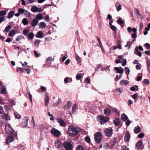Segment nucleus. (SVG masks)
<instances>
[{
	"instance_id": "obj_1",
	"label": "nucleus",
	"mask_w": 150,
	"mask_h": 150,
	"mask_svg": "<svg viewBox=\"0 0 150 150\" xmlns=\"http://www.w3.org/2000/svg\"><path fill=\"white\" fill-rule=\"evenodd\" d=\"M80 132V129L78 127L69 126L68 128V133L71 137H74L78 135Z\"/></svg>"
},
{
	"instance_id": "obj_2",
	"label": "nucleus",
	"mask_w": 150,
	"mask_h": 150,
	"mask_svg": "<svg viewBox=\"0 0 150 150\" xmlns=\"http://www.w3.org/2000/svg\"><path fill=\"white\" fill-rule=\"evenodd\" d=\"M97 118L98 122L101 125L104 124L107 122L109 120L108 117L100 115L97 116Z\"/></svg>"
},
{
	"instance_id": "obj_3",
	"label": "nucleus",
	"mask_w": 150,
	"mask_h": 150,
	"mask_svg": "<svg viewBox=\"0 0 150 150\" xmlns=\"http://www.w3.org/2000/svg\"><path fill=\"white\" fill-rule=\"evenodd\" d=\"M62 144L66 150H72L73 149L72 145L71 143L69 142H64Z\"/></svg>"
},
{
	"instance_id": "obj_4",
	"label": "nucleus",
	"mask_w": 150,
	"mask_h": 150,
	"mask_svg": "<svg viewBox=\"0 0 150 150\" xmlns=\"http://www.w3.org/2000/svg\"><path fill=\"white\" fill-rule=\"evenodd\" d=\"M95 140L97 143H99L102 139L101 134L100 132H97L94 135Z\"/></svg>"
},
{
	"instance_id": "obj_5",
	"label": "nucleus",
	"mask_w": 150,
	"mask_h": 150,
	"mask_svg": "<svg viewBox=\"0 0 150 150\" xmlns=\"http://www.w3.org/2000/svg\"><path fill=\"white\" fill-rule=\"evenodd\" d=\"M50 132L56 137H59L61 134L60 131L54 128L51 130Z\"/></svg>"
},
{
	"instance_id": "obj_6",
	"label": "nucleus",
	"mask_w": 150,
	"mask_h": 150,
	"mask_svg": "<svg viewBox=\"0 0 150 150\" xmlns=\"http://www.w3.org/2000/svg\"><path fill=\"white\" fill-rule=\"evenodd\" d=\"M56 120L60 126L62 127H64L66 126V123L62 118H58Z\"/></svg>"
},
{
	"instance_id": "obj_7",
	"label": "nucleus",
	"mask_w": 150,
	"mask_h": 150,
	"mask_svg": "<svg viewBox=\"0 0 150 150\" xmlns=\"http://www.w3.org/2000/svg\"><path fill=\"white\" fill-rule=\"evenodd\" d=\"M5 130L6 133L8 134H12L13 133V129L11 126L9 125H6L5 127Z\"/></svg>"
},
{
	"instance_id": "obj_8",
	"label": "nucleus",
	"mask_w": 150,
	"mask_h": 150,
	"mask_svg": "<svg viewBox=\"0 0 150 150\" xmlns=\"http://www.w3.org/2000/svg\"><path fill=\"white\" fill-rule=\"evenodd\" d=\"M112 129L111 128L106 129L104 131L105 136L107 137H110L112 135Z\"/></svg>"
},
{
	"instance_id": "obj_9",
	"label": "nucleus",
	"mask_w": 150,
	"mask_h": 150,
	"mask_svg": "<svg viewBox=\"0 0 150 150\" xmlns=\"http://www.w3.org/2000/svg\"><path fill=\"white\" fill-rule=\"evenodd\" d=\"M28 118L27 116H25L23 120V123L22 126L23 127H26L27 126Z\"/></svg>"
},
{
	"instance_id": "obj_10",
	"label": "nucleus",
	"mask_w": 150,
	"mask_h": 150,
	"mask_svg": "<svg viewBox=\"0 0 150 150\" xmlns=\"http://www.w3.org/2000/svg\"><path fill=\"white\" fill-rule=\"evenodd\" d=\"M130 137V133L128 131H127L124 137V140L125 142H128Z\"/></svg>"
},
{
	"instance_id": "obj_11",
	"label": "nucleus",
	"mask_w": 150,
	"mask_h": 150,
	"mask_svg": "<svg viewBox=\"0 0 150 150\" xmlns=\"http://www.w3.org/2000/svg\"><path fill=\"white\" fill-rule=\"evenodd\" d=\"M54 144L55 146L57 148H61L62 145V142L59 140L56 141Z\"/></svg>"
},
{
	"instance_id": "obj_12",
	"label": "nucleus",
	"mask_w": 150,
	"mask_h": 150,
	"mask_svg": "<svg viewBox=\"0 0 150 150\" xmlns=\"http://www.w3.org/2000/svg\"><path fill=\"white\" fill-rule=\"evenodd\" d=\"M129 83V81L127 80H122L120 82V84L122 86H126Z\"/></svg>"
},
{
	"instance_id": "obj_13",
	"label": "nucleus",
	"mask_w": 150,
	"mask_h": 150,
	"mask_svg": "<svg viewBox=\"0 0 150 150\" xmlns=\"http://www.w3.org/2000/svg\"><path fill=\"white\" fill-rule=\"evenodd\" d=\"M114 70L117 71V73L120 74H122L124 72V70L121 67H115Z\"/></svg>"
},
{
	"instance_id": "obj_14",
	"label": "nucleus",
	"mask_w": 150,
	"mask_h": 150,
	"mask_svg": "<svg viewBox=\"0 0 150 150\" xmlns=\"http://www.w3.org/2000/svg\"><path fill=\"white\" fill-rule=\"evenodd\" d=\"M13 140V138L12 136H8L6 139V144H8L9 142H12Z\"/></svg>"
},
{
	"instance_id": "obj_15",
	"label": "nucleus",
	"mask_w": 150,
	"mask_h": 150,
	"mask_svg": "<svg viewBox=\"0 0 150 150\" xmlns=\"http://www.w3.org/2000/svg\"><path fill=\"white\" fill-rule=\"evenodd\" d=\"M39 22V21L36 19L34 18L31 21V25L32 27H34L36 26Z\"/></svg>"
},
{
	"instance_id": "obj_16",
	"label": "nucleus",
	"mask_w": 150,
	"mask_h": 150,
	"mask_svg": "<svg viewBox=\"0 0 150 150\" xmlns=\"http://www.w3.org/2000/svg\"><path fill=\"white\" fill-rule=\"evenodd\" d=\"M142 144L143 142L142 141H138L136 144L135 148L137 150L140 149L142 145Z\"/></svg>"
},
{
	"instance_id": "obj_17",
	"label": "nucleus",
	"mask_w": 150,
	"mask_h": 150,
	"mask_svg": "<svg viewBox=\"0 0 150 150\" xmlns=\"http://www.w3.org/2000/svg\"><path fill=\"white\" fill-rule=\"evenodd\" d=\"M45 106H47L49 102V97L48 96V94L47 93L45 94Z\"/></svg>"
},
{
	"instance_id": "obj_18",
	"label": "nucleus",
	"mask_w": 150,
	"mask_h": 150,
	"mask_svg": "<svg viewBox=\"0 0 150 150\" xmlns=\"http://www.w3.org/2000/svg\"><path fill=\"white\" fill-rule=\"evenodd\" d=\"M104 114L108 116H109L111 114V110L109 108L105 109L104 110Z\"/></svg>"
},
{
	"instance_id": "obj_19",
	"label": "nucleus",
	"mask_w": 150,
	"mask_h": 150,
	"mask_svg": "<svg viewBox=\"0 0 150 150\" xmlns=\"http://www.w3.org/2000/svg\"><path fill=\"white\" fill-rule=\"evenodd\" d=\"M2 117L3 119L7 120H9L10 119V117L5 113H4L2 115Z\"/></svg>"
},
{
	"instance_id": "obj_20",
	"label": "nucleus",
	"mask_w": 150,
	"mask_h": 150,
	"mask_svg": "<svg viewBox=\"0 0 150 150\" xmlns=\"http://www.w3.org/2000/svg\"><path fill=\"white\" fill-rule=\"evenodd\" d=\"M6 92V89L5 87L2 84L0 85V93L4 94Z\"/></svg>"
},
{
	"instance_id": "obj_21",
	"label": "nucleus",
	"mask_w": 150,
	"mask_h": 150,
	"mask_svg": "<svg viewBox=\"0 0 150 150\" xmlns=\"http://www.w3.org/2000/svg\"><path fill=\"white\" fill-rule=\"evenodd\" d=\"M113 122L116 126H119L120 123V120L117 118H116L114 120Z\"/></svg>"
},
{
	"instance_id": "obj_22",
	"label": "nucleus",
	"mask_w": 150,
	"mask_h": 150,
	"mask_svg": "<svg viewBox=\"0 0 150 150\" xmlns=\"http://www.w3.org/2000/svg\"><path fill=\"white\" fill-rule=\"evenodd\" d=\"M16 34V30H15L12 29L10 30L9 33L8 35L10 37H13Z\"/></svg>"
},
{
	"instance_id": "obj_23",
	"label": "nucleus",
	"mask_w": 150,
	"mask_h": 150,
	"mask_svg": "<svg viewBox=\"0 0 150 150\" xmlns=\"http://www.w3.org/2000/svg\"><path fill=\"white\" fill-rule=\"evenodd\" d=\"M43 33L42 31H39L36 34V37L38 38H41L43 37L42 36Z\"/></svg>"
},
{
	"instance_id": "obj_24",
	"label": "nucleus",
	"mask_w": 150,
	"mask_h": 150,
	"mask_svg": "<svg viewBox=\"0 0 150 150\" xmlns=\"http://www.w3.org/2000/svg\"><path fill=\"white\" fill-rule=\"evenodd\" d=\"M43 18V16L41 13H39L36 16V18L38 21L42 19Z\"/></svg>"
},
{
	"instance_id": "obj_25",
	"label": "nucleus",
	"mask_w": 150,
	"mask_h": 150,
	"mask_svg": "<svg viewBox=\"0 0 150 150\" xmlns=\"http://www.w3.org/2000/svg\"><path fill=\"white\" fill-rule=\"evenodd\" d=\"M39 8L35 6H33L31 8V11L33 12H37Z\"/></svg>"
},
{
	"instance_id": "obj_26",
	"label": "nucleus",
	"mask_w": 150,
	"mask_h": 150,
	"mask_svg": "<svg viewBox=\"0 0 150 150\" xmlns=\"http://www.w3.org/2000/svg\"><path fill=\"white\" fill-rule=\"evenodd\" d=\"M134 130L135 133H138L141 131L140 128L139 126H136L134 127Z\"/></svg>"
},
{
	"instance_id": "obj_27",
	"label": "nucleus",
	"mask_w": 150,
	"mask_h": 150,
	"mask_svg": "<svg viewBox=\"0 0 150 150\" xmlns=\"http://www.w3.org/2000/svg\"><path fill=\"white\" fill-rule=\"evenodd\" d=\"M34 35L33 33L31 32L28 34L27 37L30 40H32L34 38Z\"/></svg>"
},
{
	"instance_id": "obj_28",
	"label": "nucleus",
	"mask_w": 150,
	"mask_h": 150,
	"mask_svg": "<svg viewBox=\"0 0 150 150\" xmlns=\"http://www.w3.org/2000/svg\"><path fill=\"white\" fill-rule=\"evenodd\" d=\"M14 14V12L13 11H11L9 12L8 14L7 18L8 19L12 18Z\"/></svg>"
},
{
	"instance_id": "obj_29",
	"label": "nucleus",
	"mask_w": 150,
	"mask_h": 150,
	"mask_svg": "<svg viewBox=\"0 0 150 150\" xmlns=\"http://www.w3.org/2000/svg\"><path fill=\"white\" fill-rule=\"evenodd\" d=\"M72 105V103L70 101L67 102L66 105H65L64 106V108L65 109H68Z\"/></svg>"
},
{
	"instance_id": "obj_30",
	"label": "nucleus",
	"mask_w": 150,
	"mask_h": 150,
	"mask_svg": "<svg viewBox=\"0 0 150 150\" xmlns=\"http://www.w3.org/2000/svg\"><path fill=\"white\" fill-rule=\"evenodd\" d=\"M38 26L40 28L45 29L46 27V24L45 22H41L38 24Z\"/></svg>"
},
{
	"instance_id": "obj_31",
	"label": "nucleus",
	"mask_w": 150,
	"mask_h": 150,
	"mask_svg": "<svg viewBox=\"0 0 150 150\" xmlns=\"http://www.w3.org/2000/svg\"><path fill=\"white\" fill-rule=\"evenodd\" d=\"M119 3L118 2H117L116 3L115 7L116 8L117 10V11H119L122 9L121 5L119 4L117 6V5L119 4Z\"/></svg>"
},
{
	"instance_id": "obj_32",
	"label": "nucleus",
	"mask_w": 150,
	"mask_h": 150,
	"mask_svg": "<svg viewBox=\"0 0 150 150\" xmlns=\"http://www.w3.org/2000/svg\"><path fill=\"white\" fill-rule=\"evenodd\" d=\"M45 128V126L41 124L38 125L37 126V129L40 130H42Z\"/></svg>"
},
{
	"instance_id": "obj_33",
	"label": "nucleus",
	"mask_w": 150,
	"mask_h": 150,
	"mask_svg": "<svg viewBox=\"0 0 150 150\" xmlns=\"http://www.w3.org/2000/svg\"><path fill=\"white\" fill-rule=\"evenodd\" d=\"M121 119L123 121H126L128 118V117L125 114H122L121 115Z\"/></svg>"
},
{
	"instance_id": "obj_34",
	"label": "nucleus",
	"mask_w": 150,
	"mask_h": 150,
	"mask_svg": "<svg viewBox=\"0 0 150 150\" xmlns=\"http://www.w3.org/2000/svg\"><path fill=\"white\" fill-rule=\"evenodd\" d=\"M76 150H85V149L82 145L79 144L77 146Z\"/></svg>"
},
{
	"instance_id": "obj_35",
	"label": "nucleus",
	"mask_w": 150,
	"mask_h": 150,
	"mask_svg": "<svg viewBox=\"0 0 150 150\" xmlns=\"http://www.w3.org/2000/svg\"><path fill=\"white\" fill-rule=\"evenodd\" d=\"M117 23L119 24H122L124 23V21L122 20L120 17H119L117 21Z\"/></svg>"
},
{
	"instance_id": "obj_36",
	"label": "nucleus",
	"mask_w": 150,
	"mask_h": 150,
	"mask_svg": "<svg viewBox=\"0 0 150 150\" xmlns=\"http://www.w3.org/2000/svg\"><path fill=\"white\" fill-rule=\"evenodd\" d=\"M61 101V99L59 98L57 100V102L53 104V107H56L60 103Z\"/></svg>"
},
{
	"instance_id": "obj_37",
	"label": "nucleus",
	"mask_w": 150,
	"mask_h": 150,
	"mask_svg": "<svg viewBox=\"0 0 150 150\" xmlns=\"http://www.w3.org/2000/svg\"><path fill=\"white\" fill-rule=\"evenodd\" d=\"M14 115L15 117L18 119H20L21 118V115L17 112H14Z\"/></svg>"
},
{
	"instance_id": "obj_38",
	"label": "nucleus",
	"mask_w": 150,
	"mask_h": 150,
	"mask_svg": "<svg viewBox=\"0 0 150 150\" xmlns=\"http://www.w3.org/2000/svg\"><path fill=\"white\" fill-rule=\"evenodd\" d=\"M24 38V37H23L22 35H21L17 37L16 38V41H19L20 40H21Z\"/></svg>"
},
{
	"instance_id": "obj_39",
	"label": "nucleus",
	"mask_w": 150,
	"mask_h": 150,
	"mask_svg": "<svg viewBox=\"0 0 150 150\" xmlns=\"http://www.w3.org/2000/svg\"><path fill=\"white\" fill-rule=\"evenodd\" d=\"M22 23L24 25H27L28 23V21L27 19L26 18H24L22 20Z\"/></svg>"
},
{
	"instance_id": "obj_40",
	"label": "nucleus",
	"mask_w": 150,
	"mask_h": 150,
	"mask_svg": "<svg viewBox=\"0 0 150 150\" xmlns=\"http://www.w3.org/2000/svg\"><path fill=\"white\" fill-rule=\"evenodd\" d=\"M40 42V40H35V46L36 47H38Z\"/></svg>"
},
{
	"instance_id": "obj_41",
	"label": "nucleus",
	"mask_w": 150,
	"mask_h": 150,
	"mask_svg": "<svg viewBox=\"0 0 150 150\" xmlns=\"http://www.w3.org/2000/svg\"><path fill=\"white\" fill-rule=\"evenodd\" d=\"M11 28V26L10 25H7L5 29V31L6 32H8L9 31Z\"/></svg>"
},
{
	"instance_id": "obj_42",
	"label": "nucleus",
	"mask_w": 150,
	"mask_h": 150,
	"mask_svg": "<svg viewBox=\"0 0 150 150\" xmlns=\"http://www.w3.org/2000/svg\"><path fill=\"white\" fill-rule=\"evenodd\" d=\"M29 32V30L27 29H25L23 30V34L25 36H26L27 35H28Z\"/></svg>"
},
{
	"instance_id": "obj_43",
	"label": "nucleus",
	"mask_w": 150,
	"mask_h": 150,
	"mask_svg": "<svg viewBox=\"0 0 150 150\" xmlns=\"http://www.w3.org/2000/svg\"><path fill=\"white\" fill-rule=\"evenodd\" d=\"M77 106L75 104H74L72 108V112L74 113L76 110H77Z\"/></svg>"
},
{
	"instance_id": "obj_44",
	"label": "nucleus",
	"mask_w": 150,
	"mask_h": 150,
	"mask_svg": "<svg viewBox=\"0 0 150 150\" xmlns=\"http://www.w3.org/2000/svg\"><path fill=\"white\" fill-rule=\"evenodd\" d=\"M6 12L5 10H2L0 11V16H4L6 14Z\"/></svg>"
},
{
	"instance_id": "obj_45",
	"label": "nucleus",
	"mask_w": 150,
	"mask_h": 150,
	"mask_svg": "<svg viewBox=\"0 0 150 150\" xmlns=\"http://www.w3.org/2000/svg\"><path fill=\"white\" fill-rule=\"evenodd\" d=\"M121 150H129V149L126 146L123 145L121 146Z\"/></svg>"
},
{
	"instance_id": "obj_46",
	"label": "nucleus",
	"mask_w": 150,
	"mask_h": 150,
	"mask_svg": "<svg viewBox=\"0 0 150 150\" xmlns=\"http://www.w3.org/2000/svg\"><path fill=\"white\" fill-rule=\"evenodd\" d=\"M125 73L127 74V75H128L129 73L130 70L129 68L127 67H126L125 68Z\"/></svg>"
},
{
	"instance_id": "obj_47",
	"label": "nucleus",
	"mask_w": 150,
	"mask_h": 150,
	"mask_svg": "<svg viewBox=\"0 0 150 150\" xmlns=\"http://www.w3.org/2000/svg\"><path fill=\"white\" fill-rule=\"evenodd\" d=\"M25 9L22 8H20L18 10V12L20 14L24 13L25 12Z\"/></svg>"
},
{
	"instance_id": "obj_48",
	"label": "nucleus",
	"mask_w": 150,
	"mask_h": 150,
	"mask_svg": "<svg viewBox=\"0 0 150 150\" xmlns=\"http://www.w3.org/2000/svg\"><path fill=\"white\" fill-rule=\"evenodd\" d=\"M117 47L120 49H122L121 44H120V42L119 40H118L117 41Z\"/></svg>"
},
{
	"instance_id": "obj_49",
	"label": "nucleus",
	"mask_w": 150,
	"mask_h": 150,
	"mask_svg": "<svg viewBox=\"0 0 150 150\" xmlns=\"http://www.w3.org/2000/svg\"><path fill=\"white\" fill-rule=\"evenodd\" d=\"M85 140L88 143H90L91 142L90 139L89 137L87 136L85 137Z\"/></svg>"
},
{
	"instance_id": "obj_50",
	"label": "nucleus",
	"mask_w": 150,
	"mask_h": 150,
	"mask_svg": "<svg viewBox=\"0 0 150 150\" xmlns=\"http://www.w3.org/2000/svg\"><path fill=\"white\" fill-rule=\"evenodd\" d=\"M115 90L116 91H117L120 93H122L123 91V90L122 89H121L120 88H117L115 89Z\"/></svg>"
},
{
	"instance_id": "obj_51",
	"label": "nucleus",
	"mask_w": 150,
	"mask_h": 150,
	"mask_svg": "<svg viewBox=\"0 0 150 150\" xmlns=\"http://www.w3.org/2000/svg\"><path fill=\"white\" fill-rule=\"evenodd\" d=\"M24 13L26 16H29L30 15V12L27 10H25V12H24Z\"/></svg>"
},
{
	"instance_id": "obj_52",
	"label": "nucleus",
	"mask_w": 150,
	"mask_h": 150,
	"mask_svg": "<svg viewBox=\"0 0 150 150\" xmlns=\"http://www.w3.org/2000/svg\"><path fill=\"white\" fill-rule=\"evenodd\" d=\"M113 109L114 112L117 114H120V112L118 111L117 109L115 108H113Z\"/></svg>"
},
{
	"instance_id": "obj_53",
	"label": "nucleus",
	"mask_w": 150,
	"mask_h": 150,
	"mask_svg": "<svg viewBox=\"0 0 150 150\" xmlns=\"http://www.w3.org/2000/svg\"><path fill=\"white\" fill-rule=\"evenodd\" d=\"M25 70V69H24L23 68H20V67H18L17 68V72H19V71H21L22 72H23V70Z\"/></svg>"
},
{
	"instance_id": "obj_54",
	"label": "nucleus",
	"mask_w": 150,
	"mask_h": 150,
	"mask_svg": "<svg viewBox=\"0 0 150 150\" xmlns=\"http://www.w3.org/2000/svg\"><path fill=\"white\" fill-rule=\"evenodd\" d=\"M45 19L46 21L48 22H49L50 21V18H49V15L48 14H47L45 16Z\"/></svg>"
},
{
	"instance_id": "obj_55",
	"label": "nucleus",
	"mask_w": 150,
	"mask_h": 150,
	"mask_svg": "<svg viewBox=\"0 0 150 150\" xmlns=\"http://www.w3.org/2000/svg\"><path fill=\"white\" fill-rule=\"evenodd\" d=\"M76 59L77 61L80 63L81 62L80 57L77 54H76Z\"/></svg>"
},
{
	"instance_id": "obj_56",
	"label": "nucleus",
	"mask_w": 150,
	"mask_h": 150,
	"mask_svg": "<svg viewBox=\"0 0 150 150\" xmlns=\"http://www.w3.org/2000/svg\"><path fill=\"white\" fill-rule=\"evenodd\" d=\"M144 134L142 133H141L138 135V138H142L144 137Z\"/></svg>"
},
{
	"instance_id": "obj_57",
	"label": "nucleus",
	"mask_w": 150,
	"mask_h": 150,
	"mask_svg": "<svg viewBox=\"0 0 150 150\" xmlns=\"http://www.w3.org/2000/svg\"><path fill=\"white\" fill-rule=\"evenodd\" d=\"M143 26V23H140L139 24V31H141L142 29V28Z\"/></svg>"
},
{
	"instance_id": "obj_58",
	"label": "nucleus",
	"mask_w": 150,
	"mask_h": 150,
	"mask_svg": "<svg viewBox=\"0 0 150 150\" xmlns=\"http://www.w3.org/2000/svg\"><path fill=\"white\" fill-rule=\"evenodd\" d=\"M48 115L49 116H50L51 117L50 118V119L51 120H54V118L52 115L51 114H50V112H48L47 113Z\"/></svg>"
},
{
	"instance_id": "obj_59",
	"label": "nucleus",
	"mask_w": 150,
	"mask_h": 150,
	"mask_svg": "<svg viewBox=\"0 0 150 150\" xmlns=\"http://www.w3.org/2000/svg\"><path fill=\"white\" fill-rule=\"evenodd\" d=\"M34 53L36 57H39L41 55V54H38V53L36 51H34Z\"/></svg>"
},
{
	"instance_id": "obj_60",
	"label": "nucleus",
	"mask_w": 150,
	"mask_h": 150,
	"mask_svg": "<svg viewBox=\"0 0 150 150\" xmlns=\"http://www.w3.org/2000/svg\"><path fill=\"white\" fill-rule=\"evenodd\" d=\"M150 28V23H148L147 25V26L145 28V30L149 31Z\"/></svg>"
},
{
	"instance_id": "obj_61",
	"label": "nucleus",
	"mask_w": 150,
	"mask_h": 150,
	"mask_svg": "<svg viewBox=\"0 0 150 150\" xmlns=\"http://www.w3.org/2000/svg\"><path fill=\"white\" fill-rule=\"evenodd\" d=\"M126 125L127 126H128L130 124V121L129 119L127 120H126Z\"/></svg>"
},
{
	"instance_id": "obj_62",
	"label": "nucleus",
	"mask_w": 150,
	"mask_h": 150,
	"mask_svg": "<svg viewBox=\"0 0 150 150\" xmlns=\"http://www.w3.org/2000/svg\"><path fill=\"white\" fill-rule=\"evenodd\" d=\"M132 38H136L137 37V33H133L131 35Z\"/></svg>"
},
{
	"instance_id": "obj_63",
	"label": "nucleus",
	"mask_w": 150,
	"mask_h": 150,
	"mask_svg": "<svg viewBox=\"0 0 150 150\" xmlns=\"http://www.w3.org/2000/svg\"><path fill=\"white\" fill-rule=\"evenodd\" d=\"M10 103L12 105H15L16 104V102L13 100H11L10 101Z\"/></svg>"
},
{
	"instance_id": "obj_64",
	"label": "nucleus",
	"mask_w": 150,
	"mask_h": 150,
	"mask_svg": "<svg viewBox=\"0 0 150 150\" xmlns=\"http://www.w3.org/2000/svg\"><path fill=\"white\" fill-rule=\"evenodd\" d=\"M144 81L146 84L149 85V81L148 79H144Z\"/></svg>"
}]
</instances>
